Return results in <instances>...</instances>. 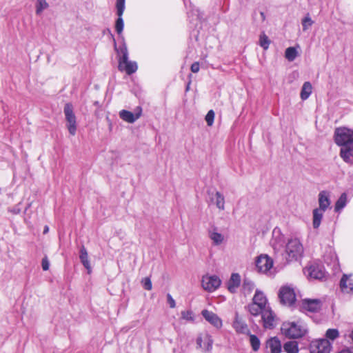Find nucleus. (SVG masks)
<instances>
[{
  "instance_id": "obj_1",
  "label": "nucleus",
  "mask_w": 353,
  "mask_h": 353,
  "mask_svg": "<svg viewBox=\"0 0 353 353\" xmlns=\"http://www.w3.org/2000/svg\"><path fill=\"white\" fill-rule=\"evenodd\" d=\"M335 142L341 145L340 157L347 163H353V130L346 128H337L334 134Z\"/></svg>"
},
{
  "instance_id": "obj_2",
  "label": "nucleus",
  "mask_w": 353,
  "mask_h": 353,
  "mask_svg": "<svg viewBox=\"0 0 353 353\" xmlns=\"http://www.w3.org/2000/svg\"><path fill=\"white\" fill-rule=\"evenodd\" d=\"M119 55V70L125 71L128 75L134 73L138 68L137 62L128 60V51L125 43L117 49L115 48Z\"/></svg>"
},
{
  "instance_id": "obj_3",
  "label": "nucleus",
  "mask_w": 353,
  "mask_h": 353,
  "mask_svg": "<svg viewBox=\"0 0 353 353\" xmlns=\"http://www.w3.org/2000/svg\"><path fill=\"white\" fill-rule=\"evenodd\" d=\"M281 331L290 339H299L307 332V327L302 321L285 322L281 326Z\"/></svg>"
},
{
  "instance_id": "obj_4",
  "label": "nucleus",
  "mask_w": 353,
  "mask_h": 353,
  "mask_svg": "<svg viewBox=\"0 0 353 353\" xmlns=\"http://www.w3.org/2000/svg\"><path fill=\"white\" fill-rule=\"evenodd\" d=\"M285 252L288 261L297 260L303 253V247L297 238H291L285 245Z\"/></svg>"
},
{
  "instance_id": "obj_5",
  "label": "nucleus",
  "mask_w": 353,
  "mask_h": 353,
  "mask_svg": "<svg viewBox=\"0 0 353 353\" xmlns=\"http://www.w3.org/2000/svg\"><path fill=\"white\" fill-rule=\"evenodd\" d=\"M63 112L68 132L71 135L74 136L77 132V119L74 113L73 105L70 103H67L64 106Z\"/></svg>"
},
{
  "instance_id": "obj_6",
  "label": "nucleus",
  "mask_w": 353,
  "mask_h": 353,
  "mask_svg": "<svg viewBox=\"0 0 353 353\" xmlns=\"http://www.w3.org/2000/svg\"><path fill=\"white\" fill-rule=\"evenodd\" d=\"M279 297L283 305H292L296 301V294L294 288L289 285L281 287L279 290Z\"/></svg>"
},
{
  "instance_id": "obj_7",
  "label": "nucleus",
  "mask_w": 353,
  "mask_h": 353,
  "mask_svg": "<svg viewBox=\"0 0 353 353\" xmlns=\"http://www.w3.org/2000/svg\"><path fill=\"white\" fill-rule=\"evenodd\" d=\"M331 343L325 339L314 340L310 345V353H330Z\"/></svg>"
},
{
  "instance_id": "obj_8",
  "label": "nucleus",
  "mask_w": 353,
  "mask_h": 353,
  "mask_svg": "<svg viewBox=\"0 0 353 353\" xmlns=\"http://www.w3.org/2000/svg\"><path fill=\"white\" fill-rule=\"evenodd\" d=\"M201 283L205 290L212 292L215 291L221 285V281L219 277L216 275H205L202 278Z\"/></svg>"
},
{
  "instance_id": "obj_9",
  "label": "nucleus",
  "mask_w": 353,
  "mask_h": 353,
  "mask_svg": "<svg viewBox=\"0 0 353 353\" xmlns=\"http://www.w3.org/2000/svg\"><path fill=\"white\" fill-rule=\"evenodd\" d=\"M273 266V260L267 254H261L256 260V268L259 272L268 273Z\"/></svg>"
},
{
  "instance_id": "obj_10",
  "label": "nucleus",
  "mask_w": 353,
  "mask_h": 353,
  "mask_svg": "<svg viewBox=\"0 0 353 353\" xmlns=\"http://www.w3.org/2000/svg\"><path fill=\"white\" fill-rule=\"evenodd\" d=\"M212 344V336L207 332L201 334L196 339L197 347L201 348L205 353L211 352Z\"/></svg>"
},
{
  "instance_id": "obj_11",
  "label": "nucleus",
  "mask_w": 353,
  "mask_h": 353,
  "mask_svg": "<svg viewBox=\"0 0 353 353\" xmlns=\"http://www.w3.org/2000/svg\"><path fill=\"white\" fill-rule=\"evenodd\" d=\"M208 238L212 241V245L219 246L225 242L224 235L219 232L216 227H212L208 230Z\"/></svg>"
},
{
  "instance_id": "obj_12",
  "label": "nucleus",
  "mask_w": 353,
  "mask_h": 353,
  "mask_svg": "<svg viewBox=\"0 0 353 353\" xmlns=\"http://www.w3.org/2000/svg\"><path fill=\"white\" fill-rule=\"evenodd\" d=\"M201 314L208 323L215 327L221 328L222 327V320L213 312L203 310L201 312Z\"/></svg>"
},
{
  "instance_id": "obj_13",
  "label": "nucleus",
  "mask_w": 353,
  "mask_h": 353,
  "mask_svg": "<svg viewBox=\"0 0 353 353\" xmlns=\"http://www.w3.org/2000/svg\"><path fill=\"white\" fill-rule=\"evenodd\" d=\"M137 112L134 114L128 110H122L119 112L120 118L130 123L135 122L141 115L142 110L141 108H137Z\"/></svg>"
},
{
  "instance_id": "obj_14",
  "label": "nucleus",
  "mask_w": 353,
  "mask_h": 353,
  "mask_svg": "<svg viewBox=\"0 0 353 353\" xmlns=\"http://www.w3.org/2000/svg\"><path fill=\"white\" fill-rule=\"evenodd\" d=\"M263 327L266 329H272L275 325V315L268 307L263 312L261 315Z\"/></svg>"
},
{
  "instance_id": "obj_15",
  "label": "nucleus",
  "mask_w": 353,
  "mask_h": 353,
  "mask_svg": "<svg viewBox=\"0 0 353 353\" xmlns=\"http://www.w3.org/2000/svg\"><path fill=\"white\" fill-rule=\"evenodd\" d=\"M341 291L345 294H353V279L351 275L343 274L340 281Z\"/></svg>"
},
{
  "instance_id": "obj_16",
  "label": "nucleus",
  "mask_w": 353,
  "mask_h": 353,
  "mask_svg": "<svg viewBox=\"0 0 353 353\" xmlns=\"http://www.w3.org/2000/svg\"><path fill=\"white\" fill-rule=\"evenodd\" d=\"M321 305V301L319 299H304L302 302V307L312 312L319 310Z\"/></svg>"
},
{
  "instance_id": "obj_17",
  "label": "nucleus",
  "mask_w": 353,
  "mask_h": 353,
  "mask_svg": "<svg viewBox=\"0 0 353 353\" xmlns=\"http://www.w3.org/2000/svg\"><path fill=\"white\" fill-rule=\"evenodd\" d=\"M233 327L238 333L250 334V330L247 324L239 319L238 314H236L235 319L233 323Z\"/></svg>"
},
{
  "instance_id": "obj_18",
  "label": "nucleus",
  "mask_w": 353,
  "mask_h": 353,
  "mask_svg": "<svg viewBox=\"0 0 353 353\" xmlns=\"http://www.w3.org/2000/svg\"><path fill=\"white\" fill-rule=\"evenodd\" d=\"M319 210L325 212L330 205V194L326 191H321L319 194Z\"/></svg>"
},
{
  "instance_id": "obj_19",
  "label": "nucleus",
  "mask_w": 353,
  "mask_h": 353,
  "mask_svg": "<svg viewBox=\"0 0 353 353\" xmlns=\"http://www.w3.org/2000/svg\"><path fill=\"white\" fill-rule=\"evenodd\" d=\"M323 260L327 265L335 268L338 265V259L336 253L332 248H329L323 255Z\"/></svg>"
},
{
  "instance_id": "obj_20",
  "label": "nucleus",
  "mask_w": 353,
  "mask_h": 353,
  "mask_svg": "<svg viewBox=\"0 0 353 353\" xmlns=\"http://www.w3.org/2000/svg\"><path fill=\"white\" fill-rule=\"evenodd\" d=\"M241 283V276L238 273H233L228 282V289L232 293H235Z\"/></svg>"
},
{
  "instance_id": "obj_21",
  "label": "nucleus",
  "mask_w": 353,
  "mask_h": 353,
  "mask_svg": "<svg viewBox=\"0 0 353 353\" xmlns=\"http://www.w3.org/2000/svg\"><path fill=\"white\" fill-rule=\"evenodd\" d=\"M267 347L270 349V353H281L282 345L277 337H272L267 341Z\"/></svg>"
},
{
  "instance_id": "obj_22",
  "label": "nucleus",
  "mask_w": 353,
  "mask_h": 353,
  "mask_svg": "<svg viewBox=\"0 0 353 353\" xmlns=\"http://www.w3.org/2000/svg\"><path fill=\"white\" fill-rule=\"evenodd\" d=\"M284 243V237L281 234L280 230L275 228L272 232V239L271 240V244L274 249L279 248L283 246Z\"/></svg>"
},
{
  "instance_id": "obj_23",
  "label": "nucleus",
  "mask_w": 353,
  "mask_h": 353,
  "mask_svg": "<svg viewBox=\"0 0 353 353\" xmlns=\"http://www.w3.org/2000/svg\"><path fill=\"white\" fill-rule=\"evenodd\" d=\"M308 276L314 279H322L325 276L324 271L316 265H311L307 269Z\"/></svg>"
},
{
  "instance_id": "obj_24",
  "label": "nucleus",
  "mask_w": 353,
  "mask_h": 353,
  "mask_svg": "<svg viewBox=\"0 0 353 353\" xmlns=\"http://www.w3.org/2000/svg\"><path fill=\"white\" fill-rule=\"evenodd\" d=\"M252 304H257L259 306H261L264 308H268V307L266 306L267 305V299L264 294L259 291L256 290L255 294L252 299Z\"/></svg>"
},
{
  "instance_id": "obj_25",
  "label": "nucleus",
  "mask_w": 353,
  "mask_h": 353,
  "mask_svg": "<svg viewBox=\"0 0 353 353\" xmlns=\"http://www.w3.org/2000/svg\"><path fill=\"white\" fill-rule=\"evenodd\" d=\"M79 258L83 266L88 270V272H90L91 267L88 260V252L83 245L81 248Z\"/></svg>"
},
{
  "instance_id": "obj_26",
  "label": "nucleus",
  "mask_w": 353,
  "mask_h": 353,
  "mask_svg": "<svg viewBox=\"0 0 353 353\" xmlns=\"http://www.w3.org/2000/svg\"><path fill=\"white\" fill-rule=\"evenodd\" d=\"M323 211L316 208L313 210L312 225L314 228L316 229L320 226L321 220L323 216Z\"/></svg>"
},
{
  "instance_id": "obj_27",
  "label": "nucleus",
  "mask_w": 353,
  "mask_h": 353,
  "mask_svg": "<svg viewBox=\"0 0 353 353\" xmlns=\"http://www.w3.org/2000/svg\"><path fill=\"white\" fill-rule=\"evenodd\" d=\"M312 84L308 81L305 82L302 86L301 91V99L306 100L307 99H308V97L310 96L312 93Z\"/></svg>"
},
{
  "instance_id": "obj_28",
  "label": "nucleus",
  "mask_w": 353,
  "mask_h": 353,
  "mask_svg": "<svg viewBox=\"0 0 353 353\" xmlns=\"http://www.w3.org/2000/svg\"><path fill=\"white\" fill-rule=\"evenodd\" d=\"M283 349L287 353H298V343L295 341H288L284 344Z\"/></svg>"
},
{
  "instance_id": "obj_29",
  "label": "nucleus",
  "mask_w": 353,
  "mask_h": 353,
  "mask_svg": "<svg viewBox=\"0 0 353 353\" xmlns=\"http://www.w3.org/2000/svg\"><path fill=\"white\" fill-rule=\"evenodd\" d=\"M254 283L249 279L245 278L243 279L242 290L245 295L250 294L254 289Z\"/></svg>"
},
{
  "instance_id": "obj_30",
  "label": "nucleus",
  "mask_w": 353,
  "mask_h": 353,
  "mask_svg": "<svg viewBox=\"0 0 353 353\" xmlns=\"http://www.w3.org/2000/svg\"><path fill=\"white\" fill-rule=\"evenodd\" d=\"M214 203L216 207L221 210H223L225 209V198L224 196L219 192H216L215 197H214Z\"/></svg>"
},
{
  "instance_id": "obj_31",
  "label": "nucleus",
  "mask_w": 353,
  "mask_h": 353,
  "mask_svg": "<svg viewBox=\"0 0 353 353\" xmlns=\"http://www.w3.org/2000/svg\"><path fill=\"white\" fill-rule=\"evenodd\" d=\"M347 203V195L345 193H343L335 203V211L340 212Z\"/></svg>"
},
{
  "instance_id": "obj_32",
  "label": "nucleus",
  "mask_w": 353,
  "mask_h": 353,
  "mask_svg": "<svg viewBox=\"0 0 353 353\" xmlns=\"http://www.w3.org/2000/svg\"><path fill=\"white\" fill-rule=\"evenodd\" d=\"M298 56V52L294 47H289L285 50V57L289 61H293Z\"/></svg>"
},
{
  "instance_id": "obj_33",
  "label": "nucleus",
  "mask_w": 353,
  "mask_h": 353,
  "mask_svg": "<svg viewBox=\"0 0 353 353\" xmlns=\"http://www.w3.org/2000/svg\"><path fill=\"white\" fill-rule=\"evenodd\" d=\"M49 7L46 0H37L36 3V14L40 15L44 10Z\"/></svg>"
},
{
  "instance_id": "obj_34",
  "label": "nucleus",
  "mask_w": 353,
  "mask_h": 353,
  "mask_svg": "<svg viewBox=\"0 0 353 353\" xmlns=\"http://www.w3.org/2000/svg\"><path fill=\"white\" fill-rule=\"evenodd\" d=\"M249 312L253 316H257L259 314H263V312L265 311L267 308H264L261 306L258 305L257 304L251 303L249 306Z\"/></svg>"
},
{
  "instance_id": "obj_35",
  "label": "nucleus",
  "mask_w": 353,
  "mask_h": 353,
  "mask_svg": "<svg viewBox=\"0 0 353 353\" xmlns=\"http://www.w3.org/2000/svg\"><path fill=\"white\" fill-rule=\"evenodd\" d=\"M270 44V40L268 37L264 33H261L259 37V45L265 50H268Z\"/></svg>"
},
{
  "instance_id": "obj_36",
  "label": "nucleus",
  "mask_w": 353,
  "mask_h": 353,
  "mask_svg": "<svg viewBox=\"0 0 353 353\" xmlns=\"http://www.w3.org/2000/svg\"><path fill=\"white\" fill-rule=\"evenodd\" d=\"M250 342L252 348L254 352H256L259 350L260 345H261V342H260V340L259 339V338L256 335H254V334L250 335Z\"/></svg>"
},
{
  "instance_id": "obj_37",
  "label": "nucleus",
  "mask_w": 353,
  "mask_h": 353,
  "mask_svg": "<svg viewBox=\"0 0 353 353\" xmlns=\"http://www.w3.org/2000/svg\"><path fill=\"white\" fill-rule=\"evenodd\" d=\"M181 319L189 322L194 321V314L192 310H183L181 312Z\"/></svg>"
},
{
  "instance_id": "obj_38",
  "label": "nucleus",
  "mask_w": 353,
  "mask_h": 353,
  "mask_svg": "<svg viewBox=\"0 0 353 353\" xmlns=\"http://www.w3.org/2000/svg\"><path fill=\"white\" fill-rule=\"evenodd\" d=\"M339 336V332L337 329H328L325 332L327 340L334 341Z\"/></svg>"
},
{
  "instance_id": "obj_39",
  "label": "nucleus",
  "mask_w": 353,
  "mask_h": 353,
  "mask_svg": "<svg viewBox=\"0 0 353 353\" xmlns=\"http://www.w3.org/2000/svg\"><path fill=\"white\" fill-rule=\"evenodd\" d=\"M125 0H117L116 8L118 17H121L123 14L125 10Z\"/></svg>"
},
{
  "instance_id": "obj_40",
  "label": "nucleus",
  "mask_w": 353,
  "mask_h": 353,
  "mask_svg": "<svg viewBox=\"0 0 353 353\" xmlns=\"http://www.w3.org/2000/svg\"><path fill=\"white\" fill-rule=\"evenodd\" d=\"M123 20L121 17H118L115 23V30L119 34H121L123 30Z\"/></svg>"
},
{
  "instance_id": "obj_41",
  "label": "nucleus",
  "mask_w": 353,
  "mask_h": 353,
  "mask_svg": "<svg viewBox=\"0 0 353 353\" xmlns=\"http://www.w3.org/2000/svg\"><path fill=\"white\" fill-rule=\"evenodd\" d=\"M313 21L310 18L309 15L306 16L303 20H302V26L303 31H306L310 27L312 26L313 24Z\"/></svg>"
},
{
  "instance_id": "obj_42",
  "label": "nucleus",
  "mask_w": 353,
  "mask_h": 353,
  "mask_svg": "<svg viewBox=\"0 0 353 353\" xmlns=\"http://www.w3.org/2000/svg\"><path fill=\"white\" fill-rule=\"evenodd\" d=\"M214 119V112L212 110L208 111L205 116V121L207 122L208 125L211 126L213 124Z\"/></svg>"
},
{
  "instance_id": "obj_43",
  "label": "nucleus",
  "mask_w": 353,
  "mask_h": 353,
  "mask_svg": "<svg viewBox=\"0 0 353 353\" xmlns=\"http://www.w3.org/2000/svg\"><path fill=\"white\" fill-rule=\"evenodd\" d=\"M141 283L144 289L147 290H151L152 288V284L149 277H145L141 281Z\"/></svg>"
},
{
  "instance_id": "obj_44",
  "label": "nucleus",
  "mask_w": 353,
  "mask_h": 353,
  "mask_svg": "<svg viewBox=\"0 0 353 353\" xmlns=\"http://www.w3.org/2000/svg\"><path fill=\"white\" fill-rule=\"evenodd\" d=\"M188 14L189 18L194 15L196 16V19H200L201 18L199 10L195 8H192V10L188 12Z\"/></svg>"
},
{
  "instance_id": "obj_45",
  "label": "nucleus",
  "mask_w": 353,
  "mask_h": 353,
  "mask_svg": "<svg viewBox=\"0 0 353 353\" xmlns=\"http://www.w3.org/2000/svg\"><path fill=\"white\" fill-rule=\"evenodd\" d=\"M41 266H42L43 270L45 271L49 270L50 263L46 256L43 258L42 261H41Z\"/></svg>"
},
{
  "instance_id": "obj_46",
  "label": "nucleus",
  "mask_w": 353,
  "mask_h": 353,
  "mask_svg": "<svg viewBox=\"0 0 353 353\" xmlns=\"http://www.w3.org/2000/svg\"><path fill=\"white\" fill-rule=\"evenodd\" d=\"M167 301L171 308H174L176 307L175 301L170 294H167Z\"/></svg>"
},
{
  "instance_id": "obj_47",
  "label": "nucleus",
  "mask_w": 353,
  "mask_h": 353,
  "mask_svg": "<svg viewBox=\"0 0 353 353\" xmlns=\"http://www.w3.org/2000/svg\"><path fill=\"white\" fill-rule=\"evenodd\" d=\"M21 211V208H20V203L17 204V205L14 206L13 208L9 209V212L14 214H19Z\"/></svg>"
},
{
  "instance_id": "obj_48",
  "label": "nucleus",
  "mask_w": 353,
  "mask_h": 353,
  "mask_svg": "<svg viewBox=\"0 0 353 353\" xmlns=\"http://www.w3.org/2000/svg\"><path fill=\"white\" fill-rule=\"evenodd\" d=\"M199 63L198 62H194L191 65V71L194 73H196L199 71Z\"/></svg>"
},
{
  "instance_id": "obj_49",
  "label": "nucleus",
  "mask_w": 353,
  "mask_h": 353,
  "mask_svg": "<svg viewBox=\"0 0 353 353\" xmlns=\"http://www.w3.org/2000/svg\"><path fill=\"white\" fill-rule=\"evenodd\" d=\"M339 353H350V351L349 350H343L340 351Z\"/></svg>"
},
{
  "instance_id": "obj_50",
  "label": "nucleus",
  "mask_w": 353,
  "mask_h": 353,
  "mask_svg": "<svg viewBox=\"0 0 353 353\" xmlns=\"http://www.w3.org/2000/svg\"><path fill=\"white\" fill-rule=\"evenodd\" d=\"M48 230H49L48 227L47 225L45 226V228H44V230H43V233L44 234L47 233L48 232Z\"/></svg>"
}]
</instances>
